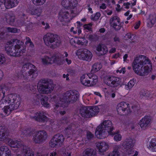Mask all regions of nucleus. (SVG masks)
Returning <instances> with one entry per match:
<instances>
[{
	"instance_id": "1",
	"label": "nucleus",
	"mask_w": 156,
	"mask_h": 156,
	"mask_svg": "<svg viewBox=\"0 0 156 156\" xmlns=\"http://www.w3.org/2000/svg\"><path fill=\"white\" fill-rule=\"evenodd\" d=\"M132 66L134 72L141 76L147 75L152 69L151 61L148 57L142 55L136 56L133 62Z\"/></svg>"
},
{
	"instance_id": "2",
	"label": "nucleus",
	"mask_w": 156,
	"mask_h": 156,
	"mask_svg": "<svg viewBox=\"0 0 156 156\" xmlns=\"http://www.w3.org/2000/svg\"><path fill=\"white\" fill-rule=\"evenodd\" d=\"M78 97L79 95L77 92L70 90L62 95L56 94L51 96L50 101L55 104L54 106V109L56 110L59 107H64L68 103L75 102Z\"/></svg>"
},
{
	"instance_id": "3",
	"label": "nucleus",
	"mask_w": 156,
	"mask_h": 156,
	"mask_svg": "<svg viewBox=\"0 0 156 156\" xmlns=\"http://www.w3.org/2000/svg\"><path fill=\"white\" fill-rule=\"evenodd\" d=\"M77 4L76 0H63L62 5L64 7L59 13L58 19L62 22L63 25L66 24L72 20L71 14L73 12V9H75Z\"/></svg>"
},
{
	"instance_id": "4",
	"label": "nucleus",
	"mask_w": 156,
	"mask_h": 156,
	"mask_svg": "<svg viewBox=\"0 0 156 156\" xmlns=\"http://www.w3.org/2000/svg\"><path fill=\"white\" fill-rule=\"evenodd\" d=\"M23 43L17 39H13L7 42L5 45L7 53L10 56L17 57L21 55L25 51Z\"/></svg>"
},
{
	"instance_id": "5",
	"label": "nucleus",
	"mask_w": 156,
	"mask_h": 156,
	"mask_svg": "<svg viewBox=\"0 0 156 156\" xmlns=\"http://www.w3.org/2000/svg\"><path fill=\"white\" fill-rule=\"evenodd\" d=\"M114 127L112 122L109 120H105L97 127L95 132L96 137L100 139H103L108 135H113L112 131Z\"/></svg>"
},
{
	"instance_id": "6",
	"label": "nucleus",
	"mask_w": 156,
	"mask_h": 156,
	"mask_svg": "<svg viewBox=\"0 0 156 156\" xmlns=\"http://www.w3.org/2000/svg\"><path fill=\"white\" fill-rule=\"evenodd\" d=\"M45 44L52 48L59 47L61 44L60 38L56 35L51 33H48L43 37Z\"/></svg>"
},
{
	"instance_id": "7",
	"label": "nucleus",
	"mask_w": 156,
	"mask_h": 156,
	"mask_svg": "<svg viewBox=\"0 0 156 156\" xmlns=\"http://www.w3.org/2000/svg\"><path fill=\"white\" fill-rule=\"evenodd\" d=\"M136 143V140L130 137L126 138L121 143V146L124 148L126 154L128 155L133 154L131 156H137L138 152L132 148Z\"/></svg>"
},
{
	"instance_id": "8",
	"label": "nucleus",
	"mask_w": 156,
	"mask_h": 156,
	"mask_svg": "<svg viewBox=\"0 0 156 156\" xmlns=\"http://www.w3.org/2000/svg\"><path fill=\"white\" fill-rule=\"evenodd\" d=\"M37 88L40 93L48 94L52 91L54 88V85L52 81L43 80L39 82Z\"/></svg>"
},
{
	"instance_id": "9",
	"label": "nucleus",
	"mask_w": 156,
	"mask_h": 156,
	"mask_svg": "<svg viewBox=\"0 0 156 156\" xmlns=\"http://www.w3.org/2000/svg\"><path fill=\"white\" fill-rule=\"evenodd\" d=\"M99 109L97 106L83 107L80 110L82 116L85 117H92L97 114L99 112Z\"/></svg>"
},
{
	"instance_id": "10",
	"label": "nucleus",
	"mask_w": 156,
	"mask_h": 156,
	"mask_svg": "<svg viewBox=\"0 0 156 156\" xmlns=\"http://www.w3.org/2000/svg\"><path fill=\"white\" fill-rule=\"evenodd\" d=\"M105 83L108 86L112 87H116L123 84L121 79L112 76H108L104 79Z\"/></svg>"
},
{
	"instance_id": "11",
	"label": "nucleus",
	"mask_w": 156,
	"mask_h": 156,
	"mask_svg": "<svg viewBox=\"0 0 156 156\" xmlns=\"http://www.w3.org/2000/svg\"><path fill=\"white\" fill-rule=\"evenodd\" d=\"M76 55L80 59L88 62L91 60L93 57L92 53L86 49L78 50Z\"/></svg>"
},
{
	"instance_id": "12",
	"label": "nucleus",
	"mask_w": 156,
	"mask_h": 156,
	"mask_svg": "<svg viewBox=\"0 0 156 156\" xmlns=\"http://www.w3.org/2000/svg\"><path fill=\"white\" fill-rule=\"evenodd\" d=\"M47 134L44 130L37 132L34 136L33 140L36 143L41 144L46 139Z\"/></svg>"
},
{
	"instance_id": "13",
	"label": "nucleus",
	"mask_w": 156,
	"mask_h": 156,
	"mask_svg": "<svg viewBox=\"0 0 156 156\" xmlns=\"http://www.w3.org/2000/svg\"><path fill=\"white\" fill-rule=\"evenodd\" d=\"M64 140V138L62 135L57 134L55 135L51 140L49 145L51 147L56 146H60L62 144Z\"/></svg>"
},
{
	"instance_id": "14",
	"label": "nucleus",
	"mask_w": 156,
	"mask_h": 156,
	"mask_svg": "<svg viewBox=\"0 0 156 156\" xmlns=\"http://www.w3.org/2000/svg\"><path fill=\"white\" fill-rule=\"evenodd\" d=\"M151 122V117L150 116L146 115L140 120L138 123L142 129L145 130L150 125Z\"/></svg>"
},
{
	"instance_id": "15",
	"label": "nucleus",
	"mask_w": 156,
	"mask_h": 156,
	"mask_svg": "<svg viewBox=\"0 0 156 156\" xmlns=\"http://www.w3.org/2000/svg\"><path fill=\"white\" fill-rule=\"evenodd\" d=\"M96 146L99 152L103 153L108 150L109 147V143L105 141H100L96 143Z\"/></svg>"
},
{
	"instance_id": "16",
	"label": "nucleus",
	"mask_w": 156,
	"mask_h": 156,
	"mask_svg": "<svg viewBox=\"0 0 156 156\" xmlns=\"http://www.w3.org/2000/svg\"><path fill=\"white\" fill-rule=\"evenodd\" d=\"M128 109V105L123 102L119 103L116 107V110L118 114L121 115L126 113Z\"/></svg>"
},
{
	"instance_id": "17",
	"label": "nucleus",
	"mask_w": 156,
	"mask_h": 156,
	"mask_svg": "<svg viewBox=\"0 0 156 156\" xmlns=\"http://www.w3.org/2000/svg\"><path fill=\"white\" fill-rule=\"evenodd\" d=\"M101 90L104 93L105 97L106 99H108L110 98H114L116 96V91L112 89L108 90L106 88L103 87Z\"/></svg>"
},
{
	"instance_id": "18",
	"label": "nucleus",
	"mask_w": 156,
	"mask_h": 156,
	"mask_svg": "<svg viewBox=\"0 0 156 156\" xmlns=\"http://www.w3.org/2000/svg\"><path fill=\"white\" fill-rule=\"evenodd\" d=\"M57 57L58 58L59 57L55 56V55L51 58H50L48 56H45L41 58L42 62L44 64H51L54 63L59 64V62H58L59 59L58 60L55 59Z\"/></svg>"
},
{
	"instance_id": "19",
	"label": "nucleus",
	"mask_w": 156,
	"mask_h": 156,
	"mask_svg": "<svg viewBox=\"0 0 156 156\" xmlns=\"http://www.w3.org/2000/svg\"><path fill=\"white\" fill-rule=\"evenodd\" d=\"M111 25L116 30L120 29L121 25L120 19L117 16H114L111 18L110 21Z\"/></svg>"
},
{
	"instance_id": "20",
	"label": "nucleus",
	"mask_w": 156,
	"mask_h": 156,
	"mask_svg": "<svg viewBox=\"0 0 156 156\" xmlns=\"http://www.w3.org/2000/svg\"><path fill=\"white\" fill-rule=\"evenodd\" d=\"M90 74H85L81 76L80 80L82 84L87 86H90Z\"/></svg>"
},
{
	"instance_id": "21",
	"label": "nucleus",
	"mask_w": 156,
	"mask_h": 156,
	"mask_svg": "<svg viewBox=\"0 0 156 156\" xmlns=\"http://www.w3.org/2000/svg\"><path fill=\"white\" fill-rule=\"evenodd\" d=\"M147 148L151 151L156 152V139L153 138L147 142Z\"/></svg>"
},
{
	"instance_id": "22",
	"label": "nucleus",
	"mask_w": 156,
	"mask_h": 156,
	"mask_svg": "<svg viewBox=\"0 0 156 156\" xmlns=\"http://www.w3.org/2000/svg\"><path fill=\"white\" fill-rule=\"evenodd\" d=\"M17 0H5L4 5L7 9L12 8L16 6L18 4Z\"/></svg>"
},
{
	"instance_id": "23",
	"label": "nucleus",
	"mask_w": 156,
	"mask_h": 156,
	"mask_svg": "<svg viewBox=\"0 0 156 156\" xmlns=\"http://www.w3.org/2000/svg\"><path fill=\"white\" fill-rule=\"evenodd\" d=\"M97 51L100 55H102L106 54L108 51L106 47L102 44H99L96 47Z\"/></svg>"
},
{
	"instance_id": "24",
	"label": "nucleus",
	"mask_w": 156,
	"mask_h": 156,
	"mask_svg": "<svg viewBox=\"0 0 156 156\" xmlns=\"http://www.w3.org/2000/svg\"><path fill=\"white\" fill-rule=\"evenodd\" d=\"M0 156H11L10 151L7 147L3 146L0 148Z\"/></svg>"
},
{
	"instance_id": "25",
	"label": "nucleus",
	"mask_w": 156,
	"mask_h": 156,
	"mask_svg": "<svg viewBox=\"0 0 156 156\" xmlns=\"http://www.w3.org/2000/svg\"><path fill=\"white\" fill-rule=\"evenodd\" d=\"M33 117L36 120L40 122L45 121L47 119V118L44 115L43 112L36 113L35 115Z\"/></svg>"
},
{
	"instance_id": "26",
	"label": "nucleus",
	"mask_w": 156,
	"mask_h": 156,
	"mask_svg": "<svg viewBox=\"0 0 156 156\" xmlns=\"http://www.w3.org/2000/svg\"><path fill=\"white\" fill-rule=\"evenodd\" d=\"M37 75L36 68L34 65L30 64V78H35Z\"/></svg>"
},
{
	"instance_id": "27",
	"label": "nucleus",
	"mask_w": 156,
	"mask_h": 156,
	"mask_svg": "<svg viewBox=\"0 0 156 156\" xmlns=\"http://www.w3.org/2000/svg\"><path fill=\"white\" fill-rule=\"evenodd\" d=\"M8 144L11 147L14 148H19L21 146V144L20 142L12 139L9 140Z\"/></svg>"
},
{
	"instance_id": "28",
	"label": "nucleus",
	"mask_w": 156,
	"mask_h": 156,
	"mask_svg": "<svg viewBox=\"0 0 156 156\" xmlns=\"http://www.w3.org/2000/svg\"><path fill=\"white\" fill-rule=\"evenodd\" d=\"M156 22V16L155 15H150L148 20L147 26L150 27H152Z\"/></svg>"
},
{
	"instance_id": "29",
	"label": "nucleus",
	"mask_w": 156,
	"mask_h": 156,
	"mask_svg": "<svg viewBox=\"0 0 156 156\" xmlns=\"http://www.w3.org/2000/svg\"><path fill=\"white\" fill-rule=\"evenodd\" d=\"M82 156H97L96 153L93 149H87L84 151Z\"/></svg>"
},
{
	"instance_id": "30",
	"label": "nucleus",
	"mask_w": 156,
	"mask_h": 156,
	"mask_svg": "<svg viewBox=\"0 0 156 156\" xmlns=\"http://www.w3.org/2000/svg\"><path fill=\"white\" fill-rule=\"evenodd\" d=\"M15 19V16L9 14H6L5 18V20L7 23L10 25H12L13 24Z\"/></svg>"
},
{
	"instance_id": "31",
	"label": "nucleus",
	"mask_w": 156,
	"mask_h": 156,
	"mask_svg": "<svg viewBox=\"0 0 156 156\" xmlns=\"http://www.w3.org/2000/svg\"><path fill=\"white\" fill-rule=\"evenodd\" d=\"M68 56V54L66 52H64L63 53L61 54H59L56 55H55V56H58L59 57L58 58H56V60H58L59 59V61H58V62H59V64H58V65H61L62 64V59L64 58L65 57H66Z\"/></svg>"
},
{
	"instance_id": "32",
	"label": "nucleus",
	"mask_w": 156,
	"mask_h": 156,
	"mask_svg": "<svg viewBox=\"0 0 156 156\" xmlns=\"http://www.w3.org/2000/svg\"><path fill=\"white\" fill-rule=\"evenodd\" d=\"M114 135V140L115 141H120L122 140V135L119 130L115 131L114 133H113V135Z\"/></svg>"
},
{
	"instance_id": "33",
	"label": "nucleus",
	"mask_w": 156,
	"mask_h": 156,
	"mask_svg": "<svg viewBox=\"0 0 156 156\" xmlns=\"http://www.w3.org/2000/svg\"><path fill=\"white\" fill-rule=\"evenodd\" d=\"M119 145L115 146L113 151L111 152L107 156H120L119 152L117 150L119 149Z\"/></svg>"
},
{
	"instance_id": "34",
	"label": "nucleus",
	"mask_w": 156,
	"mask_h": 156,
	"mask_svg": "<svg viewBox=\"0 0 156 156\" xmlns=\"http://www.w3.org/2000/svg\"><path fill=\"white\" fill-rule=\"evenodd\" d=\"M7 135L6 130L2 126L0 127V140H3L5 138Z\"/></svg>"
},
{
	"instance_id": "35",
	"label": "nucleus",
	"mask_w": 156,
	"mask_h": 156,
	"mask_svg": "<svg viewBox=\"0 0 156 156\" xmlns=\"http://www.w3.org/2000/svg\"><path fill=\"white\" fill-rule=\"evenodd\" d=\"M90 86L95 85L98 81V76L95 75L90 76Z\"/></svg>"
},
{
	"instance_id": "36",
	"label": "nucleus",
	"mask_w": 156,
	"mask_h": 156,
	"mask_svg": "<svg viewBox=\"0 0 156 156\" xmlns=\"http://www.w3.org/2000/svg\"><path fill=\"white\" fill-rule=\"evenodd\" d=\"M77 44L79 45L86 46L88 44L87 41L84 38L78 37Z\"/></svg>"
},
{
	"instance_id": "37",
	"label": "nucleus",
	"mask_w": 156,
	"mask_h": 156,
	"mask_svg": "<svg viewBox=\"0 0 156 156\" xmlns=\"http://www.w3.org/2000/svg\"><path fill=\"white\" fill-rule=\"evenodd\" d=\"M48 98L47 97H44L41 100V104L45 107L49 108L50 107V105L48 102Z\"/></svg>"
},
{
	"instance_id": "38",
	"label": "nucleus",
	"mask_w": 156,
	"mask_h": 156,
	"mask_svg": "<svg viewBox=\"0 0 156 156\" xmlns=\"http://www.w3.org/2000/svg\"><path fill=\"white\" fill-rule=\"evenodd\" d=\"M135 81L134 80H131L127 84L125 85V88L126 90H130L134 85Z\"/></svg>"
},
{
	"instance_id": "39",
	"label": "nucleus",
	"mask_w": 156,
	"mask_h": 156,
	"mask_svg": "<svg viewBox=\"0 0 156 156\" xmlns=\"http://www.w3.org/2000/svg\"><path fill=\"white\" fill-rule=\"evenodd\" d=\"M2 30H4L5 31L2 33L3 34H4L5 33H16L17 32V29L13 27H7L5 29H2Z\"/></svg>"
},
{
	"instance_id": "40",
	"label": "nucleus",
	"mask_w": 156,
	"mask_h": 156,
	"mask_svg": "<svg viewBox=\"0 0 156 156\" xmlns=\"http://www.w3.org/2000/svg\"><path fill=\"white\" fill-rule=\"evenodd\" d=\"M33 3L36 5L40 6L43 5L46 0H31Z\"/></svg>"
},
{
	"instance_id": "41",
	"label": "nucleus",
	"mask_w": 156,
	"mask_h": 156,
	"mask_svg": "<svg viewBox=\"0 0 156 156\" xmlns=\"http://www.w3.org/2000/svg\"><path fill=\"white\" fill-rule=\"evenodd\" d=\"M102 67V65L100 63L94 64L92 66V69L94 72H96L100 70Z\"/></svg>"
},
{
	"instance_id": "42",
	"label": "nucleus",
	"mask_w": 156,
	"mask_h": 156,
	"mask_svg": "<svg viewBox=\"0 0 156 156\" xmlns=\"http://www.w3.org/2000/svg\"><path fill=\"white\" fill-rule=\"evenodd\" d=\"M41 13V11L39 9H34L31 10V14L32 15H36L39 16Z\"/></svg>"
},
{
	"instance_id": "43",
	"label": "nucleus",
	"mask_w": 156,
	"mask_h": 156,
	"mask_svg": "<svg viewBox=\"0 0 156 156\" xmlns=\"http://www.w3.org/2000/svg\"><path fill=\"white\" fill-rule=\"evenodd\" d=\"M23 155L25 156H29V147L25 146H23Z\"/></svg>"
},
{
	"instance_id": "44",
	"label": "nucleus",
	"mask_w": 156,
	"mask_h": 156,
	"mask_svg": "<svg viewBox=\"0 0 156 156\" xmlns=\"http://www.w3.org/2000/svg\"><path fill=\"white\" fill-rule=\"evenodd\" d=\"M101 16L100 12H97L94 15H92L91 16V19L93 20H98Z\"/></svg>"
},
{
	"instance_id": "45",
	"label": "nucleus",
	"mask_w": 156,
	"mask_h": 156,
	"mask_svg": "<svg viewBox=\"0 0 156 156\" xmlns=\"http://www.w3.org/2000/svg\"><path fill=\"white\" fill-rule=\"evenodd\" d=\"M108 3L102 2L99 5V8L100 9L104 10L106 9Z\"/></svg>"
},
{
	"instance_id": "46",
	"label": "nucleus",
	"mask_w": 156,
	"mask_h": 156,
	"mask_svg": "<svg viewBox=\"0 0 156 156\" xmlns=\"http://www.w3.org/2000/svg\"><path fill=\"white\" fill-rule=\"evenodd\" d=\"M91 23H89L87 24H85L83 26L84 30L88 31H90L91 29V27L92 26Z\"/></svg>"
},
{
	"instance_id": "47",
	"label": "nucleus",
	"mask_w": 156,
	"mask_h": 156,
	"mask_svg": "<svg viewBox=\"0 0 156 156\" xmlns=\"http://www.w3.org/2000/svg\"><path fill=\"white\" fill-rule=\"evenodd\" d=\"M78 41V37H74L70 39V41L71 44L74 45L77 44Z\"/></svg>"
},
{
	"instance_id": "48",
	"label": "nucleus",
	"mask_w": 156,
	"mask_h": 156,
	"mask_svg": "<svg viewBox=\"0 0 156 156\" xmlns=\"http://www.w3.org/2000/svg\"><path fill=\"white\" fill-rule=\"evenodd\" d=\"M5 62V58L3 55L0 54V65L4 64Z\"/></svg>"
},
{
	"instance_id": "49",
	"label": "nucleus",
	"mask_w": 156,
	"mask_h": 156,
	"mask_svg": "<svg viewBox=\"0 0 156 156\" xmlns=\"http://www.w3.org/2000/svg\"><path fill=\"white\" fill-rule=\"evenodd\" d=\"M126 72V68L125 67H123L122 68H119L118 69L116 70L117 73H122L124 74Z\"/></svg>"
},
{
	"instance_id": "50",
	"label": "nucleus",
	"mask_w": 156,
	"mask_h": 156,
	"mask_svg": "<svg viewBox=\"0 0 156 156\" xmlns=\"http://www.w3.org/2000/svg\"><path fill=\"white\" fill-rule=\"evenodd\" d=\"M132 38V34L130 33L126 34L124 37L125 40H128Z\"/></svg>"
},
{
	"instance_id": "51",
	"label": "nucleus",
	"mask_w": 156,
	"mask_h": 156,
	"mask_svg": "<svg viewBox=\"0 0 156 156\" xmlns=\"http://www.w3.org/2000/svg\"><path fill=\"white\" fill-rule=\"evenodd\" d=\"M87 138L90 139L93 137L94 135L88 131L87 133Z\"/></svg>"
},
{
	"instance_id": "52",
	"label": "nucleus",
	"mask_w": 156,
	"mask_h": 156,
	"mask_svg": "<svg viewBox=\"0 0 156 156\" xmlns=\"http://www.w3.org/2000/svg\"><path fill=\"white\" fill-rule=\"evenodd\" d=\"M140 21H138V22H136L134 26V28L136 29H138L140 25Z\"/></svg>"
},
{
	"instance_id": "53",
	"label": "nucleus",
	"mask_w": 156,
	"mask_h": 156,
	"mask_svg": "<svg viewBox=\"0 0 156 156\" xmlns=\"http://www.w3.org/2000/svg\"><path fill=\"white\" fill-rule=\"evenodd\" d=\"M130 5V4L129 2L125 3L123 4V6H124V8L126 9H128Z\"/></svg>"
},
{
	"instance_id": "54",
	"label": "nucleus",
	"mask_w": 156,
	"mask_h": 156,
	"mask_svg": "<svg viewBox=\"0 0 156 156\" xmlns=\"http://www.w3.org/2000/svg\"><path fill=\"white\" fill-rule=\"evenodd\" d=\"M115 9L118 12L120 11L122 9L120 5L118 4L117 5Z\"/></svg>"
},
{
	"instance_id": "55",
	"label": "nucleus",
	"mask_w": 156,
	"mask_h": 156,
	"mask_svg": "<svg viewBox=\"0 0 156 156\" xmlns=\"http://www.w3.org/2000/svg\"><path fill=\"white\" fill-rule=\"evenodd\" d=\"M74 29L73 27H72L70 29V32H73L74 34H76L77 33V30H74Z\"/></svg>"
},
{
	"instance_id": "56",
	"label": "nucleus",
	"mask_w": 156,
	"mask_h": 156,
	"mask_svg": "<svg viewBox=\"0 0 156 156\" xmlns=\"http://www.w3.org/2000/svg\"><path fill=\"white\" fill-rule=\"evenodd\" d=\"M69 76V74H67L66 75L65 74H63V77L64 78H66V80H69V78L68 77V76Z\"/></svg>"
},
{
	"instance_id": "57",
	"label": "nucleus",
	"mask_w": 156,
	"mask_h": 156,
	"mask_svg": "<svg viewBox=\"0 0 156 156\" xmlns=\"http://www.w3.org/2000/svg\"><path fill=\"white\" fill-rule=\"evenodd\" d=\"M65 61L69 65L72 62L71 60L70 59H69L68 58H66L65 59Z\"/></svg>"
},
{
	"instance_id": "58",
	"label": "nucleus",
	"mask_w": 156,
	"mask_h": 156,
	"mask_svg": "<svg viewBox=\"0 0 156 156\" xmlns=\"http://www.w3.org/2000/svg\"><path fill=\"white\" fill-rule=\"evenodd\" d=\"M120 54H119V53H118L112 56V58H117L118 57H120Z\"/></svg>"
},
{
	"instance_id": "59",
	"label": "nucleus",
	"mask_w": 156,
	"mask_h": 156,
	"mask_svg": "<svg viewBox=\"0 0 156 156\" xmlns=\"http://www.w3.org/2000/svg\"><path fill=\"white\" fill-rule=\"evenodd\" d=\"M87 38L90 41H93L94 39V36L91 34L89 35Z\"/></svg>"
},
{
	"instance_id": "60",
	"label": "nucleus",
	"mask_w": 156,
	"mask_h": 156,
	"mask_svg": "<svg viewBox=\"0 0 156 156\" xmlns=\"http://www.w3.org/2000/svg\"><path fill=\"white\" fill-rule=\"evenodd\" d=\"M94 93L96 95L99 96L100 98H102V96L99 92H94Z\"/></svg>"
},
{
	"instance_id": "61",
	"label": "nucleus",
	"mask_w": 156,
	"mask_h": 156,
	"mask_svg": "<svg viewBox=\"0 0 156 156\" xmlns=\"http://www.w3.org/2000/svg\"><path fill=\"white\" fill-rule=\"evenodd\" d=\"M57 154L56 151H54L50 153V156H56Z\"/></svg>"
},
{
	"instance_id": "62",
	"label": "nucleus",
	"mask_w": 156,
	"mask_h": 156,
	"mask_svg": "<svg viewBox=\"0 0 156 156\" xmlns=\"http://www.w3.org/2000/svg\"><path fill=\"white\" fill-rule=\"evenodd\" d=\"M128 57V56L127 54H126L124 55L123 57V61L124 62H125L126 61L127 58Z\"/></svg>"
},
{
	"instance_id": "63",
	"label": "nucleus",
	"mask_w": 156,
	"mask_h": 156,
	"mask_svg": "<svg viewBox=\"0 0 156 156\" xmlns=\"http://www.w3.org/2000/svg\"><path fill=\"white\" fill-rule=\"evenodd\" d=\"M115 48H112L109 51V52L110 53H113L115 51Z\"/></svg>"
},
{
	"instance_id": "64",
	"label": "nucleus",
	"mask_w": 156,
	"mask_h": 156,
	"mask_svg": "<svg viewBox=\"0 0 156 156\" xmlns=\"http://www.w3.org/2000/svg\"><path fill=\"white\" fill-rule=\"evenodd\" d=\"M65 154L66 156H71V153L70 152H66H66L65 153Z\"/></svg>"
}]
</instances>
